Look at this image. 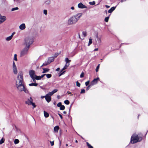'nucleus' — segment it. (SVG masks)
<instances>
[{"label":"nucleus","mask_w":148,"mask_h":148,"mask_svg":"<svg viewBox=\"0 0 148 148\" xmlns=\"http://www.w3.org/2000/svg\"><path fill=\"white\" fill-rule=\"evenodd\" d=\"M44 116L45 117L47 118L49 117V114L45 111H44Z\"/></svg>","instance_id":"412c9836"},{"label":"nucleus","mask_w":148,"mask_h":148,"mask_svg":"<svg viewBox=\"0 0 148 148\" xmlns=\"http://www.w3.org/2000/svg\"><path fill=\"white\" fill-rule=\"evenodd\" d=\"M33 99L32 97H30L27 98L25 101V103L28 105H32L33 106V108L36 107V106L35 103L33 102Z\"/></svg>","instance_id":"39448f33"},{"label":"nucleus","mask_w":148,"mask_h":148,"mask_svg":"<svg viewBox=\"0 0 148 148\" xmlns=\"http://www.w3.org/2000/svg\"><path fill=\"white\" fill-rule=\"evenodd\" d=\"M18 90L20 92L24 91L26 93H28V90L25 87L24 84L16 85Z\"/></svg>","instance_id":"20e7f679"},{"label":"nucleus","mask_w":148,"mask_h":148,"mask_svg":"<svg viewBox=\"0 0 148 148\" xmlns=\"http://www.w3.org/2000/svg\"><path fill=\"white\" fill-rule=\"evenodd\" d=\"M96 37L99 43L100 44L101 43V37H99L97 35Z\"/></svg>","instance_id":"aec40b11"},{"label":"nucleus","mask_w":148,"mask_h":148,"mask_svg":"<svg viewBox=\"0 0 148 148\" xmlns=\"http://www.w3.org/2000/svg\"><path fill=\"white\" fill-rule=\"evenodd\" d=\"M59 129V127L58 126H55L54 128V131L55 132H58Z\"/></svg>","instance_id":"5701e85b"},{"label":"nucleus","mask_w":148,"mask_h":148,"mask_svg":"<svg viewBox=\"0 0 148 148\" xmlns=\"http://www.w3.org/2000/svg\"><path fill=\"white\" fill-rule=\"evenodd\" d=\"M64 103L67 105H68L69 104V102L68 100H66L64 101Z\"/></svg>","instance_id":"c9c22d12"},{"label":"nucleus","mask_w":148,"mask_h":148,"mask_svg":"<svg viewBox=\"0 0 148 148\" xmlns=\"http://www.w3.org/2000/svg\"><path fill=\"white\" fill-rule=\"evenodd\" d=\"M45 97H46V96H41V99H43L44 98H45Z\"/></svg>","instance_id":"13d9d810"},{"label":"nucleus","mask_w":148,"mask_h":148,"mask_svg":"<svg viewBox=\"0 0 148 148\" xmlns=\"http://www.w3.org/2000/svg\"><path fill=\"white\" fill-rule=\"evenodd\" d=\"M54 94L53 93L52 91L50 92H49V93H48L47 95H48L50 97H51V96L53 95Z\"/></svg>","instance_id":"f704fd0d"},{"label":"nucleus","mask_w":148,"mask_h":148,"mask_svg":"<svg viewBox=\"0 0 148 148\" xmlns=\"http://www.w3.org/2000/svg\"><path fill=\"white\" fill-rule=\"evenodd\" d=\"M45 99L47 102L48 103L51 100V97L47 94L46 95Z\"/></svg>","instance_id":"9b49d317"},{"label":"nucleus","mask_w":148,"mask_h":148,"mask_svg":"<svg viewBox=\"0 0 148 148\" xmlns=\"http://www.w3.org/2000/svg\"><path fill=\"white\" fill-rule=\"evenodd\" d=\"M4 139L3 138H2L0 140V144H3L4 142Z\"/></svg>","instance_id":"e433bc0d"},{"label":"nucleus","mask_w":148,"mask_h":148,"mask_svg":"<svg viewBox=\"0 0 148 148\" xmlns=\"http://www.w3.org/2000/svg\"><path fill=\"white\" fill-rule=\"evenodd\" d=\"M24 84L23 74L22 72H20L18 74L16 80V85Z\"/></svg>","instance_id":"7ed1b4c3"},{"label":"nucleus","mask_w":148,"mask_h":148,"mask_svg":"<svg viewBox=\"0 0 148 148\" xmlns=\"http://www.w3.org/2000/svg\"><path fill=\"white\" fill-rule=\"evenodd\" d=\"M32 79L33 82H34L35 83L36 82V79L34 78V77H33L32 78Z\"/></svg>","instance_id":"3c124183"},{"label":"nucleus","mask_w":148,"mask_h":148,"mask_svg":"<svg viewBox=\"0 0 148 148\" xmlns=\"http://www.w3.org/2000/svg\"><path fill=\"white\" fill-rule=\"evenodd\" d=\"M33 43V41L32 38L29 37H27L25 39L24 45L25 47L29 48L30 45Z\"/></svg>","instance_id":"423d86ee"},{"label":"nucleus","mask_w":148,"mask_h":148,"mask_svg":"<svg viewBox=\"0 0 148 148\" xmlns=\"http://www.w3.org/2000/svg\"><path fill=\"white\" fill-rule=\"evenodd\" d=\"M26 27L24 23H23L19 26V28L21 30H23Z\"/></svg>","instance_id":"ddd939ff"},{"label":"nucleus","mask_w":148,"mask_h":148,"mask_svg":"<svg viewBox=\"0 0 148 148\" xmlns=\"http://www.w3.org/2000/svg\"><path fill=\"white\" fill-rule=\"evenodd\" d=\"M45 75L48 78H49L52 76L50 74H45Z\"/></svg>","instance_id":"bb28decb"},{"label":"nucleus","mask_w":148,"mask_h":148,"mask_svg":"<svg viewBox=\"0 0 148 148\" xmlns=\"http://www.w3.org/2000/svg\"><path fill=\"white\" fill-rule=\"evenodd\" d=\"M29 85L30 86H36L38 85V84L36 83H32L29 84Z\"/></svg>","instance_id":"4be33fe9"},{"label":"nucleus","mask_w":148,"mask_h":148,"mask_svg":"<svg viewBox=\"0 0 148 148\" xmlns=\"http://www.w3.org/2000/svg\"><path fill=\"white\" fill-rule=\"evenodd\" d=\"M19 142V140L18 139H15L14 140V143L15 144H18Z\"/></svg>","instance_id":"72a5a7b5"},{"label":"nucleus","mask_w":148,"mask_h":148,"mask_svg":"<svg viewBox=\"0 0 148 148\" xmlns=\"http://www.w3.org/2000/svg\"><path fill=\"white\" fill-rule=\"evenodd\" d=\"M29 74L31 78L34 77L36 75L35 71L32 70H31L29 71Z\"/></svg>","instance_id":"1a4fd4ad"},{"label":"nucleus","mask_w":148,"mask_h":148,"mask_svg":"<svg viewBox=\"0 0 148 148\" xmlns=\"http://www.w3.org/2000/svg\"><path fill=\"white\" fill-rule=\"evenodd\" d=\"M54 61V58L53 57H51L49 58L47 60L48 63L50 64L51 62H53Z\"/></svg>","instance_id":"dca6fc26"},{"label":"nucleus","mask_w":148,"mask_h":148,"mask_svg":"<svg viewBox=\"0 0 148 148\" xmlns=\"http://www.w3.org/2000/svg\"><path fill=\"white\" fill-rule=\"evenodd\" d=\"M87 35V32L86 31H83L82 35V38L80 36V34H79V38L82 39H84V38Z\"/></svg>","instance_id":"6e6552de"},{"label":"nucleus","mask_w":148,"mask_h":148,"mask_svg":"<svg viewBox=\"0 0 148 148\" xmlns=\"http://www.w3.org/2000/svg\"><path fill=\"white\" fill-rule=\"evenodd\" d=\"M14 60H15V61H17V55L16 54H15L14 55Z\"/></svg>","instance_id":"58836bf2"},{"label":"nucleus","mask_w":148,"mask_h":148,"mask_svg":"<svg viewBox=\"0 0 148 148\" xmlns=\"http://www.w3.org/2000/svg\"><path fill=\"white\" fill-rule=\"evenodd\" d=\"M34 78L37 80H40L41 79L40 76H37L36 75H35Z\"/></svg>","instance_id":"b1692460"},{"label":"nucleus","mask_w":148,"mask_h":148,"mask_svg":"<svg viewBox=\"0 0 148 148\" xmlns=\"http://www.w3.org/2000/svg\"><path fill=\"white\" fill-rule=\"evenodd\" d=\"M109 16H108V17H106L105 18V21L106 22H107L108 21V19H109Z\"/></svg>","instance_id":"4c0bfd02"},{"label":"nucleus","mask_w":148,"mask_h":148,"mask_svg":"<svg viewBox=\"0 0 148 148\" xmlns=\"http://www.w3.org/2000/svg\"><path fill=\"white\" fill-rule=\"evenodd\" d=\"M67 93L69 94H71V92L70 91H68Z\"/></svg>","instance_id":"338daca9"},{"label":"nucleus","mask_w":148,"mask_h":148,"mask_svg":"<svg viewBox=\"0 0 148 148\" xmlns=\"http://www.w3.org/2000/svg\"><path fill=\"white\" fill-rule=\"evenodd\" d=\"M18 8L17 7H16L15 8H13L11 9V11H13L15 10H18Z\"/></svg>","instance_id":"7c9ffc66"},{"label":"nucleus","mask_w":148,"mask_h":148,"mask_svg":"<svg viewBox=\"0 0 148 148\" xmlns=\"http://www.w3.org/2000/svg\"><path fill=\"white\" fill-rule=\"evenodd\" d=\"M51 3V1L50 0H47L45 2V3L46 4H49Z\"/></svg>","instance_id":"473e14b6"},{"label":"nucleus","mask_w":148,"mask_h":148,"mask_svg":"<svg viewBox=\"0 0 148 148\" xmlns=\"http://www.w3.org/2000/svg\"><path fill=\"white\" fill-rule=\"evenodd\" d=\"M60 109L61 110H63L65 109V107L64 105H61L60 107Z\"/></svg>","instance_id":"c756f323"},{"label":"nucleus","mask_w":148,"mask_h":148,"mask_svg":"<svg viewBox=\"0 0 148 148\" xmlns=\"http://www.w3.org/2000/svg\"><path fill=\"white\" fill-rule=\"evenodd\" d=\"M29 48L25 47L21 51L20 56H23L27 54Z\"/></svg>","instance_id":"0eeeda50"},{"label":"nucleus","mask_w":148,"mask_h":148,"mask_svg":"<svg viewBox=\"0 0 148 148\" xmlns=\"http://www.w3.org/2000/svg\"><path fill=\"white\" fill-rule=\"evenodd\" d=\"M90 86H88L86 88V90H88V89H89V87H90Z\"/></svg>","instance_id":"052dcab7"},{"label":"nucleus","mask_w":148,"mask_h":148,"mask_svg":"<svg viewBox=\"0 0 148 148\" xmlns=\"http://www.w3.org/2000/svg\"><path fill=\"white\" fill-rule=\"evenodd\" d=\"M142 136L143 135L141 133H139L137 135L136 134H134L131 137V143L134 144L142 140Z\"/></svg>","instance_id":"f03ea898"},{"label":"nucleus","mask_w":148,"mask_h":148,"mask_svg":"<svg viewBox=\"0 0 148 148\" xmlns=\"http://www.w3.org/2000/svg\"><path fill=\"white\" fill-rule=\"evenodd\" d=\"M58 91V89H55L52 91V92L53 94H54V93Z\"/></svg>","instance_id":"49530a36"},{"label":"nucleus","mask_w":148,"mask_h":148,"mask_svg":"<svg viewBox=\"0 0 148 148\" xmlns=\"http://www.w3.org/2000/svg\"><path fill=\"white\" fill-rule=\"evenodd\" d=\"M5 21H3L2 20L0 19V24H1L3 22H4Z\"/></svg>","instance_id":"603ef678"},{"label":"nucleus","mask_w":148,"mask_h":148,"mask_svg":"<svg viewBox=\"0 0 148 148\" xmlns=\"http://www.w3.org/2000/svg\"><path fill=\"white\" fill-rule=\"evenodd\" d=\"M42 69L43 70V71L42 72V73H46L49 70V69L47 68H42Z\"/></svg>","instance_id":"a211bd4d"},{"label":"nucleus","mask_w":148,"mask_h":148,"mask_svg":"<svg viewBox=\"0 0 148 148\" xmlns=\"http://www.w3.org/2000/svg\"><path fill=\"white\" fill-rule=\"evenodd\" d=\"M50 143H51V146H53L54 145V141H50Z\"/></svg>","instance_id":"8fccbe9b"},{"label":"nucleus","mask_w":148,"mask_h":148,"mask_svg":"<svg viewBox=\"0 0 148 148\" xmlns=\"http://www.w3.org/2000/svg\"><path fill=\"white\" fill-rule=\"evenodd\" d=\"M99 79V77H98L97 78L94 79L93 80L91 84L92 85L95 84L97 83V81Z\"/></svg>","instance_id":"4468645a"},{"label":"nucleus","mask_w":148,"mask_h":148,"mask_svg":"<svg viewBox=\"0 0 148 148\" xmlns=\"http://www.w3.org/2000/svg\"><path fill=\"white\" fill-rule=\"evenodd\" d=\"M60 69V68H57L56 69V71H59V70Z\"/></svg>","instance_id":"bf43d9fd"},{"label":"nucleus","mask_w":148,"mask_h":148,"mask_svg":"<svg viewBox=\"0 0 148 148\" xmlns=\"http://www.w3.org/2000/svg\"><path fill=\"white\" fill-rule=\"evenodd\" d=\"M63 113L64 114H66V112L65 111H64Z\"/></svg>","instance_id":"69168bd1"},{"label":"nucleus","mask_w":148,"mask_h":148,"mask_svg":"<svg viewBox=\"0 0 148 148\" xmlns=\"http://www.w3.org/2000/svg\"><path fill=\"white\" fill-rule=\"evenodd\" d=\"M116 7H112L108 11V12L109 13H112L115 9Z\"/></svg>","instance_id":"f3484780"},{"label":"nucleus","mask_w":148,"mask_h":148,"mask_svg":"<svg viewBox=\"0 0 148 148\" xmlns=\"http://www.w3.org/2000/svg\"><path fill=\"white\" fill-rule=\"evenodd\" d=\"M49 63H48V62L47 61V62H45L41 66V67L43 66H45L48 65V64H49Z\"/></svg>","instance_id":"2f4dec72"},{"label":"nucleus","mask_w":148,"mask_h":148,"mask_svg":"<svg viewBox=\"0 0 148 148\" xmlns=\"http://www.w3.org/2000/svg\"><path fill=\"white\" fill-rule=\"evenodd\" d=\"M65 61L66 62V63L70 62L71 61V60H69L68 58H66L65 59Z\"/></svg>","instance_id":"cd10ccee"},{"label":"nucleus","mask_w":148,"mask_h":148,"mask_svg":"<svg viewBox=\"0 0 148 148\" xmlns=\"http://www.w3.org/2000/svg\"><path fill=\"white\" fill-rule=\"evenodd\" d=\"M16 66L15 65L14 62V61L13 63V67H16Z\"/></svg>","instance_id":"864d4df0"},{"label":"nucleus","mask_w":148,"mask_h":148,"mask_svg":"<svg viewBox=\"0 0 148 148\" xmlns=\"http://www.w3.org/2000/svg\"><path fill=\"white\" fill-rule=\"evenodd\" d=\"M84 73L83 72L80 75V77L81 78H82L84 77Z\"/></svg>","instance_id":"37998d69"},{"label":"nucleus","mask_w":148,"mask_h":148,"mask_svg":"<svg viewBox=\"0 0 148 148\" xmlns=\"http://www.w3.org/2000/svg\"><path fill=\"white\" fill-rule=\"evenodd\" d=\"M69 64L66 63L65 66H64V67L63 68V69H62V71H61V72H62L63 70L66 69L69 66Z\"/></svg>","instance_id":"6ab92c4d"},{"label":"nucleus","mask_w":148,"mask_h":148,"mask_svg":"<svg viewBox=\"0 0 148 148\" xmlns=\"http://www.w3.org/2000/svg\"><path fill=\"white\" fill-rule=\"evenodd\" d=\"M0 19L2 20L3 21H5L6 19V18L5 16H2L1 18H0Z\"/></svg>","instance_id":"393cba45"},{"label":"nucleus","mask_w":148,"mask_h":148,"mask_svg":"<svg viewBox=\"0 0 148 148\" xmlns=\"http://www.w3.org/2000/svg\"><path fill=\"white\" fill-rule=\"evenodd\" d=\"M99 64L98 65L97 67V68L96 69V72H97L98 71L99 69Z\"/></svg>","instance_id":"a19ab883"},{"label":"nucleus","mask_w":148,"mask_h":148,"mask_svg":"<svg viewBox=\"0 0 148 148\" xmlns=\"http://www.w3.org/2000/svg\"><path fill=\"white\" fill-rule=\"evenodd\" d=\"M43 13L45 15H47V10H45L43 11Z\"/></svg>","instance_id":"de8ad7c7"},{"label":"nucleus","mask_w":148,"mask_h":148,"mask_svg":"<svg viewBox=\"0 0 148 148\" xmlns=\"http://www.w3.org/2000/svg\"><path fill=\"white\" fill-rule=\"evenodd\" d=\"M45 75V74H43V75H42L41 76H40L41 79Z\"/></svg>","instance_id":"6e6d98bb"},{"label":"nucleus","mask_w":148,"mask_h":148,"mask_svg":"<svg viewBox=\"0 0 148 148\" xmlns=\"http://www.w3.org/2000/svg\"><path fill=\"white\" fill-rule=\"evenodd\" d=\"M15 34V32H13L12 35L9 36L6 39V40L7 41H10V40L12 38L13 35Z\"/></svg>","instance_id":"f8f14e48"},{"label":"nucleus","mask_w":148,"mask_h":148,"mask_svg":"<svg viewBox=\"0 0 148 148\" xmlns=\"http://www.w3.org/2000/svg\"><path fill=\"white\" fill-rule=\"evenodd\" d=\"M58 115L60 117L61 119H62L63 118H62V115L60 113H58Z\"/></svg>","instance_id":"5fc2aeb1"},{"label":"nucleus","mask_w":148,"mask_h":148,"mask_svg":"<svg viewBox=\"0 0 148 148\" xmlns=\"http://www.w3.org/2000/svg\"><path fill=\"white\" fill-rule=\"evenodd\" d=\"M92 39L91 38H90L89 39V42H88V46H89L90 44H91L92 43Z\"/></svg>","instance_id":"a878e982"},{"label":"nucleus","mask_w":148,"mask_h":148,"mask_svg":"<svg viewBox=\"0 0 148 148\" xmlns=\"http://www.w3.org/2000/svg\"><path fill=\"white\" fill-rule=\"evenodd\" d=\"M89 82H90L89 81H88L86 82L85 85H86V86H88L89 84Z\"/></svg>","instance_id":"09e8293b"},{"label":"nucleus","mask_w":148,"mask_h":148,"mask_svg":"<svg viewBox=\"0 0 148 148\" xmlns=\"http://www.w3.org/2000/svg\"><path fill=\"white\" fill-rule=\"evenodd\" d=\"M65 72V71H64V72H62V73H61V74H59V76L60 77V76H61V75H62V74L64 73V72Z\"/></svg>","instance_id":"4d7b16f0"},{"label":"nucleus","mask_w":148,"mask_h":148,"mask_svg":"<svg viewBox=\"0 0 148 148\" xmlns=\"http://www.w3.org/2000/svg\"><path fill=\"white\" fill-rule=\"evenodd\" d=\"M98 48H96L94 49V51H97L98 50Z\"/></svg>","instance_id":"774afa93"},{"label":"nucleus","mask_w":148,"mask_h":148,"mask_svg":"<svg viewBox=\"0 0 148 148\" xmlns=\"http://www.w3.org/2000/svg\"><path fill=\"white\" fill-rule=\"evenodd\" d=\"M13 70L14 74H16L18 73L16 66L13 67Z\"/></svg>","instance_id":"2eb2a0df"},{"label":"nucleus","mask_w":148,"mask_h":148,"mask_svg":"<svg viewBox=\"0 0 148 148\" xmlns=\"http://www.w3.org/2000/svg\"><path fill=\"white\" fill-rule=\"evenodd\" d=\"M89 3L91 5H94L95 4V1H93L92 2H89Z\"/></svg>","instance_id":"ea45409f"},{"label":"nucleus","mask_w":148,"mask_h":148,"mask_svg":"<svg viewBox=\"0 0 148 148\" xmlns=\"http://www.w3.org/2000/svg\"><path fill=\"white\" fill-rule=\"evenodd\" d=\"M86 144L88 148H93V147L87 142H86Z\"/></svg>","instance_id":"c85d7f7f"},{"label":"nucleus","mask_w":148,"mask_h":148,"mask_svg":"<svg viewBox=\"0 0 148 148\" xmlns=\"http://www.w3.org/2000/svg\"><path fill=\"white\" fill-rule=\"evenodd\" d=\"M62 105V103L61 102L58 103L57 106L58 107H60Z\"/></svg>","instance_id":"c03bdc74"},{"label":"nucleus","mask_w":148,"mask_h":148,"mask_svg":"<svg viewBox=\"0 0 148 148\" xmlns=\"http://www.w3.org/2000/svg\"><path fill=\"white\" fill-rule=\"evenodd\" d=\"M106 7L107 8H110V6H108V5H106Z\"/></svg>","instance_id":"e2e57ef3"},{"label":"nucleus","mask_w":148,"mask_h":148,"mask_svg":"<svg viewBox=\"0 0 148 148\" xmlns=\"http://www.w3.org/2000/svg\"><path fill=\"white\" fill-rule=\"evenodd\" d=\"M76 86L78 87H80V84L78 82V81L76 82Z\"/></svg>","instance_id":"79ce46f5"},{"label":"nucleus","mask_w":148,"mask_h":148,"mask_svg":"<svg viewBox=\"0 0 148 148\" xmlns=\"http://www.w3.org/2000/svg\"><path fill=\"white\" fill-rule=\"evenodd\" d=\"M71 9L72 10H74V8L73 7H72L71 8Z\"/></svg>","instance_id":"0e129e2a"},{"label":"nucleus","mask_w":148,"mask_h":148,"mask_svg":"<svg viewBox=\"0 0 148 148\" xmlns=\"http://www.w3.org/2000/svg\"><path fill=\"white\" fill-rule=\"evenodd\" d=\"M85 93V90L84 89H82L80 93L81 94L84 93Z\"/></svg>","instance_id":"a18cd8bd"},{"label":"nucleus","mask_w":148,"mask_h":148,"mask_svg":"<svg viewBox=\"0 0 148 148\" xmlns=\"http://www.w3.org/2000/svg\"><path fill=\"white\" fill-rule=\"evenodd\" d=\"M78 7L79 8L82 9L87 8V7L86 5L83 4L81 2L80 3L78 4Z\"/></svg>","instance_id":"9d476101"},{"label":"nucleus","mask_w":148,"mask_h":148,"mask_svg":"<svg viewBox=\"0 0 148 148\" xmlns=\"http://www.w3.org/2000/svg\"><path fill=\"white\" fill-rule=\"evenodd\" d=\"M82 15V13H80L72 16L68 19L67 21L68 25H71L75 24Z\"/></svg>","instance_id":"f257e3e1"},{"label":"nucleus","mask_w":148,"mask_h":148,"mask_svg":"<svg viewBox=\"0 0 148 148\" xmlns=\"http://www.w3.org/2000/svg\"><path fill=\"white\" fill-rule=\"evenodd\" d=\"M126 1V0H121V2L122 3L123 2L125 1Z\"/></svg>","instance_id":"680f3d73"}]
</instances>
